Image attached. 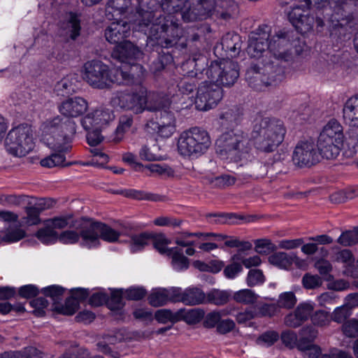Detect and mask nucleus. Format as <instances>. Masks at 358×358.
I'll list each match as a JSON object with an SVG mask.
<instances>
[{"instance_id": "f257e3e1", "label": "nucleus", "mask_w": 358, "mask_h": 358, "mask_svg": "<svg viewBox=\"0 0 358 358\" xmlns=\"http://www.w3.org/2000/svg\"><path fill=\"white\" fill-rule=\"evenodd\" d=\"M143 12L138 30L148 36V45L169 48L175 45L182 36L176 15L185 22L206 16L215 5V0H138Z\"/></svg>"}, {"instance_id": "f03ea898", "label": "nucleus", "mask_w": 358, "mask_h": 358, "mask_svg": "<svg viewBox=\"0 0 358 358\" xmlns=\"http://www.w3.org/2000/svg\"><path fill=\"white\" fill-rule=\"evenodd\" d=\"M287 130L281 120L264 118L260 128L252 132V140H248L238 129L225 132V155L230 161L248 159L251 144L265 152L275 151L283 142Z\"/></svg>"}, {"instance_id": "7ed1b4c3", "label": "nucleus", "mask_w": 358, "mask_h": 358, "mask_svg": "<svg viewBox=\"0 0 358 358\" xmlns=\"http://www.w3.org/2000/svg\"><path fill=\"white\" fill-rule=\"evenodd\" d=\"M40 131L41 141L55 151L42 159L40 164L46 168L69 165L65 154L71 150L76 132L74 120L56 116L44 121L41 125Z\"/></svg>"}, {"instance_id": "20e7f679", "label": "nucleus", "mask_w": 358, "mask_h": 358, "mask_svg": "<svg viewBox=\"0 0 358 358\" xmlns=\"http://www.w3.org/2000/svg\"><path fill=\"white\" fill-rule=\"evenodd\" d=\"M270 28L267 25H262L256 32H252L249 36L248 54L253 58L259 59L263 53L268 50V53L273 56V59L266 64V69L273 70L269 74L270 82L266 85H271L282 81L285 78V69L280 65L282 62H287L291 59V53L287 48L289 45L284 33L276 34L268 43Z\"/></svg>"}, {"instance_id": "39448f33", "label": "nucleus", "mask_w": 358, "mask_h": 358, "mask_svg": "<svg viewBox=\"0 0 358 358\" xmlns=\"http://www.w3.org/2000/svg\"><path fill=\"white\" fill-rule=\"evenodd\" d=\"M82 78L94 89L110 88L113 84L131 85L135 78H140L138 70L130 68L129 64L121 63L120 66L110 69L107 64L97 59L85 62L80 71Z\"/></svg>"}, {"instance_id": "423d86ee", "label": "nucleus", "mask_w": 358, "mask_h": 358, "mask_svg": "<svg viewBox=\"0 0 358 358\" xmlns=\"http://www.w3.org/2000/svg\"><path fill=\"white\" fill-rule=\"evenodd\" d=\"M143 12L139 8L138 10V19L134 20H114L105 30V37L110 43L117 44L112 52V57L117 59L120 63L128 64L134 70H138L141 74L144 73L143 66L137 64L135 62L142 57L143 52L132 43L124 39L130 35L131 24L135 31L138 30L139 23L148 22L142 20L139 13ZM143 32V31H141ZM145 34V32L143 31Z\"/></svg>"}, {"instance_id": "0eeeda50", "label": "nucleus", "mask_w": 358, "mask_h": 358, "mask_svg": "<svg viewBox=\"0 0 358 358\" xmlns=\"http://www.w3.org/2000/svg\"><path fill=\"white\" fill-rule=\"evenodd\" d=\"M112 101L114 105L137 114L145 110L157 111L164 108L159 96L154 93L148 94L142 85H137L130 92L117 93Z\"/></svg>"}, {"instance_id": "6e6552de", "label": "nucleus", "mask_w": 358, "mask_h": 358, "mask_svg": "<svg viewBox=\"0 0 358 358\" xmlns=\"http://www.w3.org/2000/svg\"><path fill=\"white\" fill-rule=\"evenodd\" d=\"M211 145L208 132L198 127L182 131L177 141V150L183 157L195 159L204 155Z\"/></svg>"}, {"instance_id": "1a4fd4ad", "label": "nucleus", "mask_w": 358, "mask_h": 358, "mask_svg": "<svg viewBox=\"0 0 358 358\" xmlns=\"http://www.w3.org/2000/svg\"><path fill=\"white\" fill-rule=\"evenodd\" d=\"M344 139L342 125L335 119L330 120L322 128L317 140V148L323 157L336 158L340 153Z\"/></svg>"}, {"instance_id": "9d476101", "label": "nucleus", "mask_w": 358, "mask_h": 358, "mask_svg": "<svg viewBox=\"0 0 358 358\" xmlns=\"http://www.w3.org/2000/svg\"><path fill=\"white\" fill-rule=\"evenodd\" d=\"M311 6L318 10L327 9L328 2L327 0H299L287 11L289 21L301 34H305L313 29L315 19L310 14Z\"/></svg>"}, {"instance_id": "9b49d317", "label": "nucleus", "mask_w": 358, "mask_h": 358, "mask_svg": "<svg viewBox=\"0 0 358 358\" xmlns=\"http://www.w3.org/2000/svg\"><path fill=\"white\" fill-rule=\"evenodd\" d=\"M36 138L31 127L20 124L12 128L5 138V147L8 153L15 157H24L35 148Z\"/></svg>"}, {"instance_id": "f8f14e48", "label": "nucleus", "mask_w": 358, "mask_h": 358, "mask_svg": "<svg viewBox=\"0 0 358 358\" xmlns=\"http://www.w3.org/2000/svg\"><path fill=\"white\" fill-rule=\"evenodd\" d=\"M80 232L81 245L90 249L98 247L101 239L115 242L120 236V233L110 227L91 219H85L80 222Z\"/></svg>"}, {"instance_id": "ddd939ff", "label": "nucleus", "mask_w": 358, "mask_h": 358, "mask_svg": "<svg viewBox=\"0 0 358 358\" xmlns=\"http://www.w3.org/2000/svg\"><path fill=\"white\" fill-rule=\"evenodd\" d=\"M222 97V92L216 85L201 84L197 91L195 105L199 110H208L215 107Z\"/></svg>"}, {"instance_id": "4468645a", "label": "nucleus", "mask_w": 358, "mask_h": 358, "mask_svg": "<svg viewBox=\"0 0 358 358\" xmlns=\"http://www.w3.org/2000/svg\"><path fill=\"white\" fill-rule=\"evenodd\" d=\"M319 160V155L313 142H299L292 153L293 163L299 167L310 166Z\"/></svg>"}, {"instance_id": "2eb2a0df", "label": "nucleus", "mask_w": 358, "mask_h": 358, "mask_svg": "<svg viewBox=\"0 0 358 358\" xmlns=\"http://www.w3.org/2000/svg\"><path fill=\"white\" fill-rule=\"evenodd\" d=\"M106 17L108 20H134L138 19V12L132 13L131 0H108Z\"/></svg>"}, {"instance_id": "dca6fc26", "label": "nucleus", "mask_w": 358, "mask_h": 358, "mask_svg": "<svg viewBox=\"0 0 358 358\" xmlns=\"http://www.w3.org/2000/svg\"><path fill=\"white\" fill-rule=\"evenodd\" d=\"M115 119L113 112L108 108H99L90 111L81 120L85 129H103Z\"/></svg>"}, {"instance_id": "f3484780", "label": "nucleus", "mask_w": 358, "mask_h": 358, "mask_svg": "<svg viewBox=\"0 0 358 358\" xmlns=\"http://www.w3.org/2000/svg\"><path fill=\"white\" fill-rule=\"evenodd\" d=\"M157 134L162 138H169L176 131V118L173 113L164 110L157 122H151L148 124Z\"/></svg>"}, {"instance_id": "a211bd4d", "label": "nucleus", "mask_w": 358, "mask_h": 358, "mask_svg": "<svg viewBox=\"0 0 358 358\" xmlns=\"http://www.w3.org/2000/svg\"><path fill=\"white\" fill-rule=\"evenodd\" d=\"M88 106V103L85 99L75 96L62 101L58 108L59 113L65 117H77L86 112Z\"/></svg>"}, {"instance_id": "6ab92c4d", "label": "nucleus", "mask_w": 358, "mask_h": 358, "mask_svg": "<svg viewBox=\"0 0 358 358\" xmlns=\"http://www.w3.org/2000/svg\"><path fill=\"white\" fill-rule=\"evenodd\" d=\"M300 261L297 256L284 252H277L268 257L270 264L284 270H289L294 263L298 264Z\"/></svg>"}, {"instance_id": "aec40b11", "label": "nucleus", "mask_w": 358, "mask_h": 358, "mask_svg": "<svg viewBox=\"0 0 358 358\" xmlns=\"http://www.w3.org/2000/svg\"><path fill=\"white\" fill-rule=\"evenodd\" d=\"M52 205L50 200L42 199H40L34 207H29L26 210L27 217L24 222L28 225H35L40 222V211L49 208Z\"/></svg>"}, {"instance_id": "412c9836", "label": "nucleus", "mask_w": 358, "mask_h": 358, "mask_svg": "<svg viewBox=\"0 0 358 358\" xmlns=\"http://www.w3.org/2000/svg\"><path fill=\"white\" fill-rule=\"evenodd\" d=\"M345 120L353 127H358V96L350 98L343 108Z\"/></svg>"}, {"instance_id": "4be33fe9", "label": "nucleus", "mask_w": 358, "mask_h": 358, "mask_svg": "<svg viewBox=\"0 0 358 358\" xmlns=\"http://www.w3.org/2000/svg\"><path fill=\"white\" fill-rule=\"evenodd\" d=\"M77 81L76 74H69L57 83L55 91L60 96L72 94L76 91Z\"/></svg>"}, {"instance_id": "5701e85b", "label": "nucleus", "mask_w": 358, "mask_h": 358, "mask_svg": "<svg viewBox=\"0 0 358 358\" xmlns=\"http://www.w3.org/2000/svg\"><path fill=\"white\" fill-rule=\"evenodd\" d=\"M171 264L174 270L180 271L187 269L189 266L188 259L183 255V250L179 248H172L169 251Z\"/></svg>"}, {"instance_id": "b1692460", "label": "nucleus", "mask_w": 358, "mask_h": 358, "mask_svg": "<svg viewBox=\"0 0 358 358\" xmlns=\"http://www.w3.org/2000/svg\"><path fill=\"white\" fill-rule=\"evenodd\" d=\"M0 358H42V353L35 348L29 347L22 350L4 352Z\"/></svg>"}, {"instance_id": "393cba45", "label": "nucleus", "mask_w": 358, "mask_h": 358, "mask_svg": "<svg viewBox=\"0 0 358 358\" xmlns=\"http://www.w3.org/2000/svg\"><path fill=\"white\" fill-rule=\"evenodd\" d=\"M205 300V294L197 287H188L184 290L183 303L189 306L198 305Z\"/></svg>"}, {"instance_id": "a878e982", "label": "nucleus", "mask_w": 358, "mask_h": 358, "mask_svg": "<svg viewBox=\"0 0 358 358\" xmlns=\"http://www.w3.org/2000/svg\"><path fill=\"white\" fill-rule=\"evenodd\" d=\"M24 236V231L20 227L17 222L8 227L4 234L1 237L0 243L5 242L10 243L17 242L23 238Z\"/></svg>"}, {"instance_id": "bb28decb", "label": "nucleus", "mask_w": 358, "mask_h": 358, "mask_svg": "<svg viewBox=\"0 0 358 358\" xmlns=\"http://www.w3.org/2000/svg\"><path fill=\"white\" fill-rule=\"evenodd\" d=\"M179 321L184 320L187 324L199 323L204 317V311L200 308L180 309Z\"/></svg>"}, {"instance_id": "cd10ccee", "label": "nucleus", "mask_w": 358, "mask_h": 358, "mask_svg": "<svg viewBox=\"0 0 358 358\" xmlns=\"http://www.w3.org/2000/svg\"><path fill=\"white\" fill-rule=\"evenodd\" d=\"M80 20L78 14L71 13L66 21L64 29L66 34L69 36L71 39H76L80 31Z\"/></svg>"}, {"instance_id": "c85d7f7f", "label": "nucleus", "mask_w": 358, "mask_h": 358, "mask_svg": "<svg viewBox=\"0 0 358 358\" xmlns=\"http://www.w3.org/2000/svg\"><path fill=\"white\" fill-rule=\"evenodd\" d=\"M133 124V118L131 115H122L115 131L114 141H121L124 134L129 132Z\"/></svg>"}, {"instance_id": "c756f323", "label": "nucleus", "mask_w": 358, "mask_h": 358, "mask_svg": "<svg viewBox=\"0 0 358 358\" xmlns=\"http://www.w3.org/2000/svg\"><path fill=\"white\" fill-rule=\"evenodd\" d=\"M239 76V69L236 62L225 59V86L234 84Z\"/></svg>"}, {"instance_id": "7c9ffc66", "label": "nucleus", "mask_w": 358, "mask_h": 358, "mask_svg": "<svg viewBox=\"0 0 358 358\" xmlns=\"http://www.w3.org/2000/svg\"><path fill=\"white\" fill-rule=\"evenodd\" d=\"M85 218H82L80 220L76 221V224L74 225L76 228L78 232L73 231H65L62 233L59 236H58V240L64 244H73L76 242H80L81 245V234L80 232V224L83 220Z\"/></svg>"}, {"instance_id": "2f4dec72", "label": "nucleus", "mask_w": 358, "mask_h": 358, "mask_svg": "<svg viewBox=\"0 0 358 358\" xmlns=\"http://www.w3.org/2000/svg\"><path fill=\"white\" fill-rule=\"evenodd\" d=\"M150 241V236L145 233L132 236L129 241L131 252L135 253L142 250L149 244Z\"/></svg>"}, {"instance_id": "473e14b6", "label": "nucleus", "mask_w": 358, "mask_h": 358, "mask_svg": "<svg viewBox=\"0 0 358 358\" xmlns=\"http://www.w3.org/2000/svg\"><path fill=\"white\" fill-rule=\"evenodd\" d=\"M222 311H213L208 313L205 318L204 325L206 327H216L217 331L222 334L224 332V329L222 327V317H223Z\"/></svg>"}, {"instance_id": "72a5a7b5", "label": "nucleus", "mask_w": 358, "mask_h": 358, "mask_svg": "<svg viewBox=\"0 0 358 358\" xmlns=\"http://www.w3.org/2000/svg\"><path fill=\"white\" fill-rule=\"evenodd\" d=\"M36 237L43 244H53L58 240L57 233L45 223L44 228L39 229Z\"/></svg>"}, {"instance_id": "f704fd0d", "label": "nucleus", "mask_w": 358, "mask_h": 358, "mask_svg": "<svg viewBox=\"0 0 358 358\" xmlns=\"http://www.w3.org/2000/svg\"><path fill=\"white\" fill-rule=\"evenodd\" d=\"M225 44L228 50L231 52V57L236 56L239 53L241 48V37L234 32L228 33L225 35Z\"/></svg>"}, {"instance_id": "c9c22d12", "label": "nucleus", "mask_w": 358, "mask_h": 358, "mask_svg": "<svg viewBox=\"0 0 358 358\" xmlns=\"http://www.w3.org/2000/svg\"><path fill=\"white\" fill-rule=\"evenodd\" d=\"M311 322L315 327H325L331 322V314L326 310H319L312 314Z\"/></svg>"}, {"instance_id": "e433bc0d", "label": "nucleus", "mask_w": 358, "mask_h": 358, "mask_svg": "<svg viewBox=\"0 0 358 358\" xmlns=\"http://www.w3.org/2000/svg\"><path fill=\"white\" fill-rule=\"evenodd\" d=\"M233 299L238 303L252 304L257 301V295L251 289H243L234 292Z\"/></svg>"}, {"instance_id": "4c0bfd02", "label": "nucleus", "mask_w": 358, "mask_h": 358, "mask_svg": "<svg viewBox=\"0 0 358 358\" xmlns=\"http://www.w3.org/2000/svg\"><path fill=\"white\" fill-rule=\"evenodd\" d=\"M166 288H157L152 290L148 297L149 303L152 306H161L166 304L168 301Z\"/></svg>"}, {"instance_id": "58836bf2", "label": "nucleus", "mask_w": 358, "mask_h": 358, "mask_svg": "<svg viewBox=\"0 0 358 358\" xmlns=\"http://www.w3.org/2000/svg\"><path fill=\"white\" fill-rule=\"evenodd\" d=\"M180 314L179 310L172 312L169 309H160L155 313V317L159 323L165 324L169 322L175 323L179 321Z\"/></svg>"}, {"instance_id": "ea45409f", "label": "nucleus", "mask_w": 358, "mask_h": 358, "mask_svg": "<svg viewBox=\"0 0 358 358\" xmlns=\"http://www.w3.org/2000/svg\"><path fill=\"white\" fill-rule=\"evenodd\" d=\"M159 148L155 144L151 147L145 145L141 149L139 155L142 159L145 161L161 160L162 157L159 154Z\"/></svg>"}, {"instance_id": "a19ab883", "label": "nucleus", "mask_w": 358, "mask_h": 358, "mask_svg": "<svg viewBox=\"0 0 358 358\" xmlns=\"http://www.w3.org/2000/svg\"><path fill=\"white\" fill-rule=\"evenodd\" d=\"M337 242L343 246H351L358 243V227L343 232Z\"/></svg>"}, {"instance_id": "79ce46f5", "label": "nucleus", "mask_w": 358, "mask_h": 358, "mask_svg": "<svg viewBox=\"0 0 358 358\" xmlns=\"http://www.w3.org/2000/svg\"><path fill=\"white\" fill-rule=\"evenodd\" d=\"M297 299L294 292H285L279 295L277 301V305L279 308L287 309L292 308L296 303Z\"/></svg>"}, {"instance_id": "37998d69", "label": "nucleus", "mask_w": 358, "mask_h": 358, "mask_svg": "<svg viewBox=\"0 0 358 358\" xmlns=\"http://www.w3.org/2000/svg\"><path fill=\"white\" fill-rule=\"evenodd\" d=\"M266 278L260 269H251L248 271L246 277V283L249 287H255L262 285Z\"/></svg>"}, {"instance_id": "c03bdc74", "label": "nucleus", "mask_w": 358, "mask_h": 358, "mask_svg": "<svg viewBox=\"0 0 358 358\" xmlns=\"http://www.w3.org/2000/svg\"><path fill=\"white\" fill-rule=\"evenodd\" d=\"M242 271V265L238 255L232 257V262L225 266V277L229 279L235 278Z\"/></svg>"}, {"instance_id": "a18cd8bd", "label": "nucleus", "mask_w": 358, "mask_h": 358, "mask_svg": "<svg viewBox=\"0 0 358 358\" xmlns=\"http://www.w3.org/2000/svg\"><path fill=\"white\" fill-rule=\"evenodd\" d=\"M255 251L259 254L266 255L277 249V246L271 240L263 238L255 241Z\"/></svg>"}, {"instance_id": "49530a36", "label": "nucleus", "mask_w": 358, "mask_h": 358, "mask_svg": "<svg viewBox=\"0 0 358 358\" xmlns=\"http://www.w3.org/2000/svg\"><path fill=\"white\" fill-rule=\"evenodd\" d=\"M351 310H352L344 303L343 306L337 307L334 310L331 315V320L337 323H341L351 315Z\"/></svg>"}, {"instance_id": "de8ad7c7", "label": "nucleus", "mask_w": 358, "mask_h": 358, "mask_svg": "<svg viewBox=\"0 0 358 358\" xmlns=\"http://www.w3.org/2000/svg\"><path fill=\"white\" fill-rule=\"evenodd\" d=\"M315 308L314 303L311 301H307L300 303L295 311L298 314L299 317L302 322L306 321L312 315V313Z\"/></svg>"}, {"instance_id": "09e8293b", "label": "nucleus", "mask_w": 358, "mask_h": 358, "mask_svg": "<svg viewBox=\"0 0 358 358\" xmlns=\"http://www.w3.org/2000/svg\"><path fill=\"white\" fill-rule=\"evenodd\" d=\"M257 314L255 307H251L243 312L238 313L236 315V320L239 324L251 326L252 324L251 320L257 317Z\"/></svg>"}, {"instance_id": "8fccbe9b", "label": "nucleus", "mask_w": 358, "mask_h": 358, "mask_svg": "<svg viewBox=\"0 0 358 358\" xmlns=\"http://www.w3.org/2000/svg\"><path fill=\"white\" fill-rule=\"evenodd\" d=\"M357 196H358V189L350 187L333 194L331 200L337 202H344L348 199H352Z\"/></svg>"}, {"instance_id": "3c124183", "label": "nucleus", "mask_w": 358, "mask_h": 358, "mask_svg": "<svg viewBox=\"0 0 358 358\" xmlns=\"http://www.w3.org/2000/svg\"><path fill=\"white\" fill-rule=\"evenodd\" d=\"M301 339L299 343L302 345L307 343L313 342L318 335V331L313 326H306L300 331Z\"/></svg>"}, {"instance_id": "603ef678", "label": "nucleus", "mask_w": 358, "mask_h": 358, "mask_svg": "<svg viewBox=\"0 0 358 358\" xmlns=\"http://www.w3.org/2000/svg\"><path fill=\"white\" fill-rule=\"evenodd\" d=\"M324 280L327 281V288L334 291H343L349 288L350 283L343 279L334 280L332 275H329Z\"/></svg>"}, {"instance_id": "864d4df0", "label": "nucleus", "mask_w": 358, "mask_h": 358, "mask_svg": "<svg viewBox=\"0 0 358 358\" xmlns=\"http://www.w3.org/2000/svg\"><path fill=\"white\" fill-rule=\"evenodd\" d=\"M78 307V301H77V300H76L74 298L69 297L66 300L64 306L59 308L55 306V309H57L58 312L63 315H71L77 311Z\"/></svg>"}, {"instance_id": "5fc2aeb1", "label": "nucleus", "mask_w": 358, "mask_h": 358, "mask_svg": "<svg viewBox=\"0 0 358 358\" xmlns=\"http://www.w3.org/2000/svg\"><path fill=\"white\" fill-rule=\"evenodd\" d=\"M124 292L122 289L114 290L111 292L110 299H108V306L111 310H119L123 306L122 297Z\"/></svg>"}, {"instance_id": "6e6d98bb", "label": "nucleus", "mask_w": 358, "mask_h": 358, "mask_svg": "<svg viewBox=\"0 0 358 358\" xmlns=\"http://www.w3.org/2000/svg\"><path fill=\"white\" fill-rule=\"evenodd\" d=\"M335 261L343 264L347 268L353 265L355 257L350 250L343 249L336 253Z\"/></svg>"}, {"instance_id": "4d7b16f0", "label": "nucleus", "mask_w": 358, "mask_h": 358, "mask_svg": "<svg viewBox=\"0 0 358 358\" xmlns=\"http://www.w3.org/2000/svg\"><path fill=\"white\" fill-rule=\"evenodd\" d=\"M302 284L306 289H313L322 285V279L317 275L306 273L302 278Z\"/></svg>"}, {"instance_id": "13d9d810", "label": "nucleus", "mask_w": 358, "mask_h": 358, "mask_svg": "<svg viewBox=\"0 0 358 358\" xmlns=\"http://www.w3.org/2000/svg\"><path fill=\"white\" fill-rule=\"evenodd\" d=\"M257 317H272L278 314L280 309L277 304H263L259 307H255Z\"/></svg>"}, {"instance_id": "bf43d9fd", "label": "nucleus", "mask_w": 358, "mask_h": 358, "mask_svg": "<svg viewBox=\"0 0 358 358\" xmlns=\"http://www.w3.org/2000/svg\"><path fill=\"white\" fill-rule=\"evenodd\" d=\"M342 331L347 337L358 336V320L352 318L345 322L342 325Z\"/></svg>"}, {"instance_id": "052dcab7", "label": "nucleus", "mask_w": 358, "mask_h": 358, "mask_svg": "<svg viewBox=\"0 0 358 358\" xmlns=\"http://www.w3.org/2000/svg\"><path fill=\"white\" fill-rule=\"evenodd\" d=\"M279 338V334L275 331H268L262 334L257 340L258 344L264 346H271Z\"/></svg>"}, {"instance_id": "680f3d73", "label": "nucleus", "mask_w": 358, "mask_h": 358, "mask_svg": "<svg viewBox=\"0 0 358 358\" xmlns=\"http://www.w3.org/2000/svg\"><path fill=\"white\" fill-rule=\"evenodd\" d=\"M193 264L195 268L201 271H210L213 273L219 272L222 267V264L216 261L211 262L210 264H206V263L198 260L195 261Z\"/></svg>"}, {"instance_id": "e2e57ef3", "label": "nucleus", "mask_w": 358, "mask_h": 358, "mask_svg": "<svg viewBox=\"0 0 358 358\" xmlns=\"http://www.w3.org/2000/svg\"><path fill=\"white\" fill-rule=\"evenodd\" d=\"M30 305L34 308V313L38 317H42L45 313V309L48 306V302L45 299L38 297L31 301Z\"/></svg>"}, {"instance_id": "0e129e2a", "label": "nucleus", "mask_w": 358, "mask_h": 358, "mask_svg": "<svg viewBox=\"0 0 358 358\" xmlns=\"http://www.w3.org/2000/svg\"><path fill=\"white\" fill-rule=\"evenodd\" d=\"M299 348L302 351L304 358H317L321 355L320 348L315 345L305 346L299 343Z\"/></svg>"}, {"instance_id": "69168bd1", "label": "nucleus", "mask_w": 358, "mask_h": 358, "mask_svg": "<svg viewBox=\"0 0 358 358\" xmlns=\"http://www.w3.org/2000/svg\"><path fill=\"white\" fill-rule=\"evenodd\" d=\"M63 292L64 289L57 285L48 286L42 289L43 294L50 297L54 302H57L61 299Z\"/></svg>"}, {"instance_id": "338daca9", "label": "nucleus", "mask_w": 358, "mask_h": 358, "mask_svg": "<svg viewBox=\"0 0 358 358\" xmlns=\"http://www.w3.org/2000/svg\"><path fill=\"white\" fill-rule=\"evenodd\" d=\"M225 246L238 248L241 250H250L252 244L248 241H240L236 237L225 236Z\"/></svg>"}, {"instance_id": "774afa93", "label": "nucleus", "mask_w": 358, "mask_h": 358, "mask_svg": "<svg viewBox=\"0 0 358 358\" xmlns=\"http://www.w3.org/2000/svg\"><path fill=\"white\" fill-rule=\"evenodd\" d=\"M70 217H57L47 220L45 223L53 230L55 229H61L67 227L70 224Z\"/></svg>"}]
</instances>
